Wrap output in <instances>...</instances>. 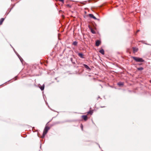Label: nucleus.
<instances>
[{
	"instance_id": "obj_1",
	"label": "nucleus",
	"mask_w": 151,
	"mask_h": 151,
	"mask_svg": "<svg viewBox=\"0 0 151 151\" xmlns=\"http://www.w3.org/2000/svg\"><path fill=\"white\" fill-rule=\"evenodd\" d=\"M49 129L50 128L49 127L47 126H46L45 127L43 131V133L41 137H42L43 138L45 136L47 133L48 130H49Z\"/></svg>"
},
{
	"instance_id": "obj_2",
	"label": "nucleus",
	"mask_w": 151,
	"mask_h": 151,
	"mask_svg": "<svg viewBox=\"0 0 151 151\" xmlns=\"http://www.w3.org/2000/svg\"><path fill=\"white\" fill-rule=\"evenodd\" d=\"M133 58L135 61L137 62H142L144 61V60L142 58L137 57H133Z\"/></svg>"
},
{
	"instance_id": "obj_3",
	"label": "nucleus",
	"mask_w": 151,
	"mask_h": 151,
	"mask_svg": "<svg viewBox=\"0 0 151 151\" xmlns=\"http://www.w3.org/2000/svg\"><path fill=\"white\" fill-rule=\"evenodd\" d=\"M101 42L99 40H97L96 41V45L97 46H99Z\"/></svg>"
},
{
	"instance_id": "obj_4",
	"label": "nucleus",
	"mask_w": 151,
	"mask_h": 151,
	"mask_svg": "<svg viewBox=\"0 0 151 151\" xmlns=\"http://www.w3.org/2000/svg\"><path fill=\"white\" fill-rule=\"evenodd\" d=\"M89 16L90 17L93 18V19H96V17L95 16H94V15L92 14H89Z\"/></svg>"
},
{
	"instance_id": "obj_5",
	"label": "nucleus",
	"mask_w": 151,
	"mask_h": 151,
	"mask_svg": "<svg viewBox=\"0 0 151 151\" xmlns=\"http://www.w3.org/2000/svg\"><path fill=\"white\" fill-rule=\"evenodd\" d=\"M82 117L85 121L87 119V116L83 115L82 116Z\"/></svg>"
},
{
	"instance_id": "obj_6",
	"label": "nucleus",
	"mask_w": 151,
	"mask_h": 151,
	"mask_svg": "<svg viewBox=\"0 0 151 151\" xmlns=\"http://www.w3.org/2000/svg\"><path fill=\"white\" fill-rule=\"evenodd\" d=\"M117 84L119 86H121L123 85L124 83L123 82H120L118 83Z\"/></svg>"
},
{
	"instance_id": "obj_7",
	"label": "nucleus",
	"mask_w": 151,
	"mask_h": 151,
	"mask_svg": "<svg viewBox=\"0 0 151 151\" xmlns=\"http://www.w3.org/2000/svg\"><path fill=\"white\" fill-rule=\"evenodd\" d=\"M78 55L81 58H84L83 55L82 53H79L78 54Z\"/></svg>"
},
{
	"instance_id": "obj_8",
	"label": "nucleus",
	"mask_w": 151,
	"mask_h": 151,
	"mask_svg": "<svg viewBox=\"0 0 151 151\" xmlns=\"http://www.w3.org/2000/svg\"><path fill=\"white\" fill-rule=\"evenodd\" d=\"M133 50L134 52H137V51L138 49L136 47H133Z\"/></svg>"
},
{
	"instance_id": "obj_9",
	"label": "nucleus",
	"mask_w": 151,
	"mask_h": 151,
	"mask_svg": "<svg viewBox=\"0 0 151 151\" xmlns=\"http://www.w3.org/2000/svg\"><path fill=\"white\" fill-rule=\"evenodd\" d=\"M83 66H84V67L88 69H90V68L86 65V64H83Z\"/></svg>"
},
{
	"instance_id": "obj_10",
	"label": "nucleus",
	"mask_w": 151,
	"mask_h": 151,
	"mask_svg": "<svg viewBox=\"0 0 151 151\" xmlns=\"http://www.w3.org/2000/svg\"><path fill=\"white\" fill-rule=\"evenodd\" d=\"M91 32L93 34H95L96 33V32L95 31V30L93 29L92 28H91Z\"/></svg>"
},
{
	"instance_id": "obj_11",
	"label": "nucleus",
	"mask_w": 151,
	"mask_h": 151,
	"mask_svg": "<svg viewBox=\"0 0 151 151\" xmlns=\"http://www.w3.org/2000/svg\"><path fill=\"white\" fill-rule=\"evenodd\" d=\"M99 52L103 55L104 54V51L103 49H101L100 50Z\"/></svg>"
},
{
	"instance_id": "obj_12",
	"label": "nucleus",
	"mask_w": 151,
	"mask_h": 151,
	"mask_svg": "<svg viewBox=\"0 0 151 151\" xmlns=\"http://www.w3.org/2000/svg\"><path fill=\"white\" fill-rule=\"evenodd\" d=\"M4 20V18H1L0 20V24L1 25L2 24Z\"/></svg>"
},
{
	"instance_id": "obj_13",
	"label": "nucleus",
	"mask_w": 151,
	"mask_h": 151,
	"mask_svg": "<svg viewBox=\"0 0 151 151\" xmlns=\"http://www.w3.org/2000/svg\"><path fill=\"white\" fill-rule=\"evenodd\" d=\"M77 43H78L76 41H75L73 42V45H74L76 46V45H77Z\"/></svg>"
},
{
	"instance_id": "obj_14",
	"label": "nucleus",
	"mask_w": 151,
	"mask_h": 151,
	"mask_svg": "<svg viewBox=\"0 0 151 151\" xmlns=\"http://www.w3.org/2000/svg\"><path fill=\"white\" fill-rule=\"evenodd\" d=\"M44 85H43V86H41L40 87V88L42 91L44 89Z\"/></svg>"
},
{
	"instance_id": "obj_15",
	"label": "nucleus",
	"mask_w": 151,
	"mask_h": 151,
	"mask_svg": "<svg viewBox=\"0 0 151 151\" xmlns=\"http://www.w3.org/2000/svg\"><path fill=\"white\" fill-rule=\"evenodd\" d=\"M93 111H90L89 112H88V114H92L93 113Z\"/></svg>"
},
{
	"instance_id": "obj_16",
	"label": "nucleus",
	"mask_w": 151,
	"mask_h": 151,
	"mask_svg": "<svg viewBox=\"0 0 151 151\" xmlns=\"http://www.w3.org/2000/svg\"><path fill=\"white\" fill-rule=\"evenodd\" d=\"M137 69L139 70H142L143 69V68L142 67H140V68H137Z\"/></svg>"
},
{
	"instance_id": "obj_17",
	"label": "nucleus",
	"mask_w": 151,
	"mask_h": 151,
	"mask_svg": "<svg viewBox=\"0 0 151 151\" xmlns=\"http://www.w3.org/2000/svg\"><path fill=\"white\" fill-rule=\"evenodd\" d=\"M81 127L82 130H83V125L82 124L81 125Z\"/></svg>"
},
{
	"instance_id": "obj_18",
	"label": "nucleus",
	"mask_w": 151,
	"mask_h": 151,
	"mask_svg": "<svg viewBox=\"0 0 151 151\" xmlns=\"http://www.w3.org/2000/svg\"><path fill=\"white\" fill-rule=\"evenodd\" d=\"M59 1H61V2H63L64 1V0H59Z\"/></svg>"
},
{
	"instance_id": "obj_19",
	"label": "nucleus",
	"mask_w": 151,
	"mask_h": 151,
	"mask_svg": "<svg viewBox=\"0 0 151 151\" xmlns=\"http://www.w3.org/2000/svg\"><path fill=\"white\" fill-rule=\"evenodd\" d=\"M139 31V30H138L137 31V32H138Z\"/></svg>"
},
{
	"instance_id": "obj_20",
	"label": "nucleus",
	"mask_w": 151,
	"mask_h": 151,
	"mask_svg": "<svg viewBox=\"0 0 151 151\" xmlns=\"http://www.w3.org/2000/svg\"><path fill=\"white\" fill-rule=\"evenodd\" d=\"M20 59V60L21 61H22V60H21V59Z\"/></svg>"
}]
</instances>
